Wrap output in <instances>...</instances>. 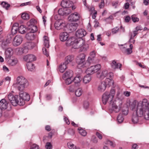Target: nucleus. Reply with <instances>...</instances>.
I'll return each instance as SVG.
<instances>
[{
    "instance_id": "f257e3e1",
    "label": "nucleus",
    "mask_w": 149,
    "mask_h": 149,
    "mask_svg": "<svg viewBox=\"0 0 149 149\" xmlns=\"http://www.w3.org/2000/svg\"><path fill=\"white\" fill-rule=\"evenodd\" d=\"M29 85L28 81L23 76L18 77L16 82L13 84V86L19 91V95L15 96L11 93H9L8 98L13 105L16 106L17 104L20 106H23L25 104V101H29L30 96L28 94L23 91Z\"/></svg>"
},
{
    "instance_id": "f03ea898",
    "label": "nucleus",
    "mask_w": 149,
    "mask_h": 149,
    "mask_svg": "<svg viewBox=\"0 0 149 149\" xmlns=\"http://www.w3.org/2000/svg\"><path fill=\"white\" fill-rule=\"evenodd\" d=\"M136 113L138 116L141 117L143 115L145 119L149 120V102L147 99H144L142 101L138 103Z\"/></svg>"
},
{
    "instance_id": "7ed1b4c3",
    "label": "nucleus",
    "mask_w": 149,
    "mask_h": 149,
    "mask_svg": "<svg viewBox=\"0 0 149 149\" xmlns=\"http://www.w3.org/2000/svg\"><path fill=\"white\" fill-rule=\"evenodd\" d=\"M97 76V78L101 80L103 79L105 77H106L104 81H105L107 84H109L112 81L113 75L112 72L108 73L107 70H104L102 71L100 74L98 72Z\"/></svg>"
},
{
    "instance_id": "20e7f679",
    "label": "nucleus",
    "mask_w": 149,
    "mask_h": 149,
    "mask_svg": "<svg viewBox=\"0 0 149 149\" xmlns=\"http://www.w3.org/2000/svg\"><path fill=\"white\" fill-rule=\"evenodd\" d=\"M115 94V91L114 89H111L110 93L105 92L103 95L102 100L103 103L106 104L107 102L110 101V104H111V102Z\"/></svg>"
},
{
    "instance_id": "39448f33",
    "label": "nucleus",
    "mask_w": 149,
    "mask_h": 149,
    "mask_svg": "<svg viewBox=\"0 0 149 149\" xmlns=\"http://www.w3.org/2000/svg\"><path fill=\"white\" fill-rule=\"evenodd\" d=\"M122 104L123 101L122 100L119 99H116L111 105V104H110L111 106L110 110L112 112H118L121 108Z\"/></svg>"
},
{
    "instance_id": "423d86ee",
    "label": "nucleus",
    "mask_w": 149,
    "mask_h": 149,
    "mask_svg": "<svg viewBox=\"0 0 149 149\" xmlns=\"http://www.w3.org/2000/svg\"><path fill=\"white\" fill-rule=\"evenodd\" d=\"M86 57L85 55L84 54H81L76 57V61L79 65H81V67L83 68L87 67L90 65L89 62L88 60L85 62Z\"/></svg>"
},
{
    "instance_id": "0eeeda50",
    "label": "nucleus",
    "mask_w": 149,
    "mask_h": 149,
    "mask_svg": "<svg viewBox=\"0 0 149 149\" xmlns=\"http://www.w3.org/2000/svg\"><path fill=\"white\" fill-rule=\"evenodd\" d=\"M11 107L10 104L5 99H2L0 101V109L4 110L7 109L8 110H10Z\"/></svg>"
},
{
    "instance_id": "6e6552de",
    "label": "nucleus",
    "mask_w": 149,
    "mask_h": 149,
    "mask_svg": "<svg viewBox=\"0 0 149 149\" xmlns=\"http://www.w3.org/2000/svg\"><path fill=\"white\" fill-rule=\"evenodd\" d=\"M74 47H72L74 49L80 48L83 44H84V41L81 39H75Z\"/></svg>"
},
{
    "instance_id": "1a4fd4ad",
    "label": "nucleus",
    "mask_w": 149,
    "mask_h": 149,
    "mask_svg": "<svg viewBox=\"0 0 149 149\" xmlns=\"http://www.w3.org/2000/svg\"><path fill=\"white\" fill-rule=\"evenodd\" d=\"M23 38L19 35L16 36L13 40V45L14 46L19 45L22 42Z\"/></svg>"
},
{
    "instance_id": "9d476101",
    "label": "nucleus",
    "mask_w": 149,
    "mask_h": 149,
    "mask_svg": "<svg viewBox=\"0 0 149 149\" xmlns=\"http://www.w3.org/2000/svg\"><path fill=\"white\" fill-rule=\"evenodd\" d=\"M79 14L76 12L70 15L68 17V19L71 22H76L79 19Z\"/></svg>"
},
{
    "instance_id": "9b49d317",
    "label": "nucleus",
    "mask_w": 149,
    "mask_h": 149,
    "mask_svg": "<svg viewBox=\"0 0 149 149\" xmlns=\"http://www.w3.org/2000/svg\"><path fill=\"white\" fill-rule=\"evenodd\" d=\"M73 3L72 1L69 0H63L61 2V5L64 8H70L72 6Z\"/></svg>"
},
{
    "instance_id": "f8f14e48",
    "label": "nucleus",
    "mask_w": 149,
    "mask_h": 149,
    "mask_svg": "<svg viewBox=\"0 0 149 149\" xmlns=\"http://www.w3.org/2000/svg\"><path fill=\"white\" fill-rule=\"evenodd\" d=\"M23 59L24 61L30 63L35 61L36 59V58L33 55L29 54L24 56Z\"/></svg>"
},
{
    "instance_id": "ddd939ff",
    "label": "nucleus",
    "mask_w": 149,
    "mask_h": 149,
    "mask_svg": "<svg viewBox=\"0 0 149 149\" xmlns=\"http://www.w3.org/2000/svg\"><path fill=\"white\" fill-rule=\"evenodd\" d=\"M86 34V31L83 29H80L78 30L76 33V36L79 38L83 37Z\"/></svg>"
},
{
    "instance_id": "4468645a",
    "label": "nucleus",
    "mask_w": 149,
    "mask_h": 149,
    "mask_svg": "<svg viewBox=\"0 0 149 149\" xmlns=\"http://www.w3.org/2000/svg\"><path fill=\"white\" fill-rule=\"evenodd\" d=\"M65 25V24L63 22H61L59 21H56L54 24V26L56 29L57 30H60L62 29Z\"/></svg>"
},
{
    "instance_id": "2eb2a0df",
    "label": "nucleus",
    "mask_w": 149,
    "mask_h": 149,
    "mask_svg": "<svg viewBox=\"0 0 149 149\" xmlns=\"http://www.w3.org/2000/svg\"><path fill=\"white\" fill-rule=\"evenodd\" d=\"M110 65L111 68L113 70H115L116 69L118 68L120 69L122 66V65L121 64L118 63L115 60L112 61Z\"/></svg>"
},
{
    "instance_id": "dca6fc26",
    "label": "nucleus",
    "mask_w": 149,
    "mask_h": 149,
    "mask_svg": "<svg viewBox=\"0 0 149 149\" xmlns=\"http://www.w3.org/2000/svg\"><path fill=\"white\" fill-rule=\"evenodd\" d=\"M75 40V38L74 37H71L69 38L67 40L66 45L67 46H72L74 47Z\"/></svg>"
},
{
    "instance_id": "f3484780",
    "label": "nucleus",
    "mask_w": 149,
    "mask_h": 149,
    "mask_svg": "<svg viewBox=\"0 0 149 149\" xmlns=\"http://www.w3.org/2000/svg\"><path fill=\"white\" fill-rule=\"evenodd\" d=\"M68 37V34L66 32H62L60 34V39L61 41L66 40Z\"/></svg>"
},
{
    "instance_id": "a211bd4d",
    "label": "nucleus",
    "mask_w": 149,
    "mask_h": 149,
    "mask_svg": "<svg viewBox=\"0 0 149 149\" xmlns=\"http://www.w3.org/2000/svg\"><path fill=\"white\" fill-rule=\"evenodd\" d=\"M107 84H108L105 82V81L102 82L98 87V91L100 92H102L104 91L106 88Z\"/></svg>"
},
{
    "instance_id": "6ab92c4d",
    "label": "nucleus",
    "mask_w": 149,
    "mask_h": 149,
    "mask_svg": "<svg viewBox=\"0 0 149 149\" xmlns=\"http://www.w3.org/2000/svg\"><path fill=\"white\" fill-rule=\"evenodd\" d=\"M74 58L73 55H69L65 57V61L64 63L68 65L69 63L71 62L74 59Z\"/></svg>"
},
{
    "instance_id": "aec40b11",
    "label": "nucleus",
    "mask_w": 149,
    "mask_h": 149,
    "mask_svg": "<svg viewBox=\"0 0 149 149\" xmlns=\"http://www.w3.org/2000/svg\"><path fill=\"white\" fill-rule=\"evenodd\" d=\"M8 63L11 66H14L16 65L18 62V61L16 58H9L8 61Z\"/></svg>"
},
{
    "instance_id": "412c9836",
    "label": "nucleus",
    "mask_w": 149,
    "mask_h": 149,
    "mask_svg": "<svg viewBox=\"0 0 149 149\" xmlns=\"http://www.w3.org/2000/svg\"><path fill=\"white\" fill-rule=\"evenodd\" d=\"M73 72L70 70H68L63 74V78H67L68 77H72L73 75Z\"/></svg>"
},
{
    "instance_id": "4be33fe9",
    "label": "nucleus",
    "mask_w": 149,
    "mask_h": 149,
    "mask_svg": "<svg viewBox=\"0 0 149 149\" xmlns=\"http://www.w3.org/2000/svg\"><path fill=\"white\" fill-rule=\"evenodd\" d=\"M13 54L12 49L10 48H8L5 51L6 58H10L12 56Z\"/></svg>"
},
{
    "instance_id": "5701e85b",
    "label": "nucleus",
    "mask_w": 149,
    "mask_h": 149,
    "mask_svg": "<svg viewBox=\"0 0 149 149\" xmlns=\"http://www.w3.org/2000/svg\"><path fill=\"white\" fill-rule=\"evenodd\" d=\"M95 52L94 51H93L90 53V56L88 57V61L89 62L90 64L94 60L95 57Z\"/></svg>"
},
{
    "instance_id": "b1692460",
    "label": "nucleus",
    "mask_w": 149,
    "mask_h": 149,
    "mask_svg": "<svg viewBox=\"0 0 149 149\" xmlns=\"http://www.w3.org/2000/svg\"><path fill=\"white\" fill-rule=\"evenodd\" d=\"M27 29L30 31L29 32L33 33L37 31V28L36 25H29L28 26Z\"/></svg>"
},
{
    "instance_id": "393cba45",
    "label": "nucleus",
    "mask_w": 149,
    "mask_h": 149,
    "mask_svg": "<svg viewBox=\"0 0 149 149\" xmlns=\"http://www.w3.org/2000/svg\"><path fill=\"white\" fill-rule=\"evenodd\" d=\"M67 64L64 63H61L59 67V70L60 72H63L67 68Z\"/></svg>"
},
{
    "instance_id": "a878e982",
    "label": "nucleus",
    "mask_w": 149,
    "mask_h": 149,
    "mask_svg": "<svg viewBox=\"0 0 149 149\" xmlns=\"http://www.w3.org/2000/svg\"><path fill=\"white\" fill-rule=\"evenodd\" d=\"M35 36L33 33L29 32L27 33L26 36V38L28 40H33L35 38Z\"/></svg>"
},
{
    "instance_id": "bb28decb",
    "label": "nucleus",
    "mask_w": 149,
    "mask_h": 149,
    "mask_svg": "<svg viewBox=\"0 0 149 149\" xmlns=\"http://www.w3.org/2000/svg\"><path fill=\"white\" fill-rule=\"evenodd\" d=\"M78 26V24L77 23H72L70 25L69 29L71 32H73L77 29Z\"/></svg>"
},
{
    "instance_id": "cd10ccee",
    "label": "nucleus",
    "mask_w": 149,
    "mask_h": 149,
    "mask_svg": "<svg viewBox=\"0 0 149 149\" xmlns=\"http://www.w3.org/2000/svg\"><path fill=\"white\" fill-rule=\"evenodd\" d=\"M137 114L136 111L135 114H133L132 116V121L134 123H137L139 120V117H140L137 115Z\"/></svg>"
},
{
    "instance_id": "c85d7f7f",
    "label": "nucleus",
    "mask_w": 149,
    "mask_h": 149,
    "mask_svg": "<svg viewBox=\"0 0 149 149\" xmlns=\"http://www.w3.org/2000/svg\"><path fill=\"white\" fill-rule=\"evenodd\" d=\"M44 45L46 48H48L49 47V38L47 36H44Z\"/></svg>"
},
{
    "instance_id": "c756f323",
    "label": "nucleus",
    "mask_w": 149,
    "mask_h": 149,
    "mask_svg": "<svg viewBox=\"0 0 149 149\" xmlns=\"http://www.w3.org/2000/svg\"><path fill=\"white\" fill-rule=\"evenodd\" d=\"M18 24H15L13 25L11 29L12 33L14 34L17 33L18 30Z\"/></svg>"
},
{
    "instance_id": "7c9ffc66",
    "label": "nucleus",
    "mask_w": 149,
    "mask_h": 149,
    "mask_svg": "<svg viewBox=\"0 0 149 149\" xmlns=\"http://www.w3.org/2000/svg\"><path fill=\"white\" fill-rule=\"evenodd\" d=\"M25 45L29 49H32L36 45L35 43L33 42H27L26 43Z\"/></svg>"
},
{
    "instance_id": "2f4dec72",
    "label": "nucleus",
    "mask_w": 149,
    "mask_h": 149,
    "mask_svg": "<svg viewBox=\"0 0 149 149\" xmlns=\"http://www.w3.org/2000/svg\"><path fill=\"white\" fill-rule=\"evenodd\" d=\"M91 77L90 75H87L84 76L83 78V81L85 84L89 82L91 80Z\"/></svg>"
},
{
    "instance_id": "473e14b6",
    "label": "nucleus",
    "mask_w": 149,
    "mask_h": 149,
    "mask_svg": "<svg viewBox=\"0 0 149 149\" xmlns=\"http://www.w3.org/2000/svg\"><path fill=\"white\" fill-rule=\"evenodd\" d=\"M26 66L29 70L32 71L34 69L35 67L34 65L30 63H28L26 64Z\"/></svg>"
},
{
    "instance_id": "72a5a7b5",
    "label": "nucleus",
    "mask_w": 149,
    "mask_h": 149,
    "mask_svg": "<svg viewBox=\"0 0 149 149\" xmlns=\"http://www.w3.org/2000/svg\"><path fill=\"white\" fill-rule=\"evenodd\" d=\"M26 28L23 25L20 26L18 28V31L21 34H24L25 33Z\"/></svg>"
},
{
    "instance_id": "f704fd0d",
    "label": "nucleus",
    "mask_w": 149,
    "mask_h": 149,
    "mask_svg": "<svg viewBox=\"0 0 149 149\" xmlns=\"http://www.w3.org/2000/svg\"><path fill=\"white\" fill-rule=\"evenodd\" d=\"M86 72L88 75H90L95 73L92 66L88 68L86 71Z\"/></svg>"
},
{
    "instance_id": "c9c22d12",
    "label": "nucleus",
    "mask_w": 149,
    "mask_h": 149,
    "mask_svg": "<svg viewBox=\"0 0 149 149\" xmlns=\"http://www.w3.org/2000/svg\"><path fill=\"white\" fill-rule=\"evenodd\" d=\"M13 34L12 33L8 34L7 36L6 42L7 43H10L12 41V39L13 38Z\"/></svg>"
},
{
    "instance_id": "e433bc0d",
    "label": "nucleus",
    "mask_w": 149,
    "mask_h": 149,
    "mask_svg": "<svg viewBox=\"0 0 149 149\" xmlns=\"http://www.w3.org/2000/svg\"><path fill=\"white\" fill-rule=\"evenodd\" d=\"M88 44H84L80 48V50L81 52L85 51L88 49Z\"/></svg>"
},
{
    "instance_id": "4c0bfd02",
    "label": "nucleus",
    "mask_w": 149,
    "mask_h": 149,
    "mask_svg": "<svg viewBox=\"0 0 149 149\" xmlns=\"http://www.w3.org/2000/svg\"><path fill=\"white\" fill-rule=\"evenodd\" d=\"M75 93L76 96L79 97L81 96L82 94V90L80 88H79L75 91Z\"/></svg>"
},
{
    "instance_id": "58836bf2",
    "label": "nucleus",
    "mask_w": 149,
    "mask_h": 149,
    "mask_svg": "<svg viewBox=\"0 0 149 149\" xmlns=\"http://www.w3.org/2000/svg\"><path fill=\"white\" fill-rule=\"evenodd\" d=\"M78 130H79V133L83 136H85L87 134V132L85 130L82 129L81 128H79Z\"/></svg>"
},
{
    "instance_id": "ea45409f",
    "label": "nucleus",
    "mask_w": 149,
    "mask_h": 149,
    "mask_svg": "<svg viewBox=\"0 0 149 149\" xmlns=\"http://www.w3.org/2000/svg\"><path fill=\"white\" fill-rule=\"evenodd\" d=\"M21 17L23 19L27 20L29 19V16L27 13H23L22 14Z\"/></svg>"
},
{
    "instance_id": "a19ab883",
    "label": "nucleus",
    "mask_w": 149,
    "mask_h": 149,
    "mask_svg": "<svg viewBox=\"0 0 149 149\" xmlns=\"http://www.w3.org/2000/svg\"><path fill=\"white\" fill-rule=\"evenodd\" d=\"M92 66L94 70L95 73L97 72L100 69L101 67L100 64H97Z\"/></svg>"
},
{
    "instance_id": "79ce46f5",
    "label": "nucleus",
    "mask_w": 149,
    "mask_h": 149,
    "mask_svg": "<svg viewBox=\"0 0 149 149\" xmlns=\"http://www.w3.org/2000/svg\"><path fill=\"white\" fill-rule=\"evenodd\" d=\"M117 119L118 122L119 123H120L123 122L124 119V118L121 114H120L118 116Z\"/></svg>"
},
{
    "instance_id": "37998d69",
    "label": "nucleus",
    "mask_w": 149,
    "mask_h": 149,
    "mask_svg": "<svg viewBox=\"0 0 149 149\" xmlns=\"http://www.w3.org/2000/svg\"><path fill=\"white\" fill-rule=\"evenodd\" d=\"M74 81L75 84H77L80 82L81 81V78L79 76L76 77L73 80Z\"/></svg>"
},
{
    "instance_id": "c03bdc74",
    "label": "nucleus",
    "mask_w": 149,
    "mask_h": 149,
    "mask_svg": "<svg viewBox=\"0 0 149 149\" xmlns=\"http://www.w3.org/2000/svg\"><path fill=\"white\" fill-rule=\"evenodd\" d=\"M65 8H60L58 11V14L60 15H65Z\"/></svg>"
},
{
    "instance_id": "a18cd8bd",
    "label": "nucleus",
    "mask_w": 149,
    "mask_h": 149,
    "mask_svg": "<svg viewBox=\"0 0 149 149\" xmlns=\"http://www.w3.org/2000/svg\"><path fill=\"white\" fill-rule=\"evenodd\" d=\"M73 79L72 77H68L65 79V83L67 84H70L73 81Z\"/></svg>"
},
{
    "instance_id": "49530a36",
    "label": "nucleus",
    "mask_w": 149,
    "mask_h": 149,
    "mask_svg": "<svg viewBox=\"0 0 149 149\" xmlns=\"http://www.w3.org/2000/svg\"><path fill=\"white\" fill-rule=\"evenodd\" d=\"M67 145L70 149H75L76 148V146L71 142L68 143Z\"/></svg>"
},
{
    "instance_id": "de8ad7c7",
    "label": "nucleus",
    "mask_w": 149,
    "mask_h": 149,
    "mask_svg": "<svg viewBox=\"0 0 149 149\" xmlns=\"http://www.w3.org/2000/svg\"><path fill=\"white\" fill-rule=\"evenodd\" d=\"M122 112L123 114L126 115L128 113V108L127 107L123 108L122 109Z\"/></svg>"
},
{
    "instance_id": "09e8293b",
    "label": "nucleus",
    "mask_w": 149,
    "mask_h": 149,
    "mask_svg": "<svg viewBox=\"0 0 149 149\" xmlns=\"http://www.w3.org/2000/svg\"><path fill=\"white\" fill-rule=\"evenodd\" d=\"M71 12V9L69 8H65V15H67Z\"/></svg>"
},
{
    "instance_id": "8fccbe9b",
    "label": "nucleus",
    "mask_w": 149,
    "mask_h": 149,
    "mask_svg": "<svg viewBox=\"0 0 149 149\" xmlns=\"http://www.w3.org/2000/svg\"><path fill=\"white\" fill-rule=\"evenodd\" d=\"M46 149H52V146L50 142H47L45 146Z\"/></svg>"
},
{
    "instance_id": "3c124183",
    "label": "nucleus",
    "mask_w": 149,
    "mask_h": 149,
    "mask_svg": "<svg viewBox=\"0 0 149 149\" xmlns=\"http://www.w3.org/2000/svg\"><path fill=\"white\" fill-rule=\"evenodd\" d=\"M1 5L3 7L5 8L6 9H8V8L10 6V5L8 4L6 2H3L1 3Z\"/></svg>"
},
{
    "instance_id": "603ef678",
    "label": "nucleus",
    "mask_w": 149,
    "mask_h": 149,
    "mask_svg": "<svg viewBox=\"0 0 149 149\" xmlns=\"http://www.w3.org/2000/svg\"><path fill=\"white\" fill-rule=\"evenodd\" d=\"M89 103L88 101H85L83 104V107L85 109H87L89 107Z\"/></svg>"
},
{
    "instance_id": "864d4df0",
    "label": "nucleus",
    "mask_w": 149,
    "mask_h": 149,
    "mask_svg": "<svg viewBox=\"0 0 149 149\" xmlns=\"http://www.w3.org/2000/svg\"><path fill=\"white\" fill-rule=\"evenodd\" d=\"M29 49L24 45V47L22 49V52L23 53H26L28 51Z\"/></svg>"
},
{
    "instance_id": "5fc2aeb1",
    "label": "nucleus",
    "mask_w": 149,
    "mask_h": 149,
    "mask_svg": "<svg viewBox=\"0 0 149 149\" xmlns=\"http://www.w3.org/2000/svg\"><path fill=\"white\" fill-rule=\"evenodd\" d=\"M131 19L134 22H138L139 20V18L135 17L134 15H132L131 16Z\"/></svg>"
},
{
    "instance_id": "6e6d98bb",
    "label": "nucleus",
    "mask_w": 149,
    "mask_h": 149,
    "mask_svg": "<svg viewBox=\"0 0 149 149\" xmlns=\"http://www.w3.org/2000/svg\"><path fill=\"white\" fill-rule=\"evenodd\" d=\"M68 133L69 134L71 135H73L74 134V132L73 129L70 128L68 130Z\"/></svg>"
},
{
    "instance_id": "4d7b16f0",
    "label": "nucleus",
    "mask_w": 149,
    "mask_h": 149,
    "mask_svg": "<svg viewBox=\"0 0 149 149\" xmlns=\"http://www.w3.org/2000/svg\"><path fill=\"white\" fill-rule=\"evenodd\" d=\"M119 28L116 27L113 28L112 30V33L113 34H115L118 32Z\"/></svg>"
},
{
    "instance_id": "13d9d810",
    "label": "nucleus",
    "mask_w": 149,
    "mask_h": 149,
    "mask_svg": "<svg viewBox=\"0 0 149 149\" xmlns=\"http://www.w3.org/2000/svg\"><path fill=\"white\" fill-rule=\"evenodd\" d=\"M42 51L44 54L45 55L47 56H49V54L48 52H47L46 47L43 48Z\"/></svg>"
},
{
    "instance_id": "bf43d9fd",
    "label": "nucleus",
    "mask_w": 149,
    "mask_h": 149,
    "mask_svg": "<svg viewBox=\"0 0 149 149\" xmlns=\"http://www.w3.org/2000/svg\"><path fill=\"white\" fill-rule=\"evenodd\" d=\"M30 24L29 25H35L37 23V21L35 19H32L30 21Z\"/></svg>"
},
{
    "instance_id": "052dcab7",
    "label": "nucleus",
    "mask_w": 149,
    "mask_h": 149,
    "mask_svg": "<svg viewBox=\"0 0 149 149\" xmlns=\"http://www.w3.org/2000/svg\"><path fill=\"white\" fill-rule=\"evenodd\" d=\"M104 6V0H101L100 3L99 4V6L100 8H103Z\"/></svg>"
},
{
    "instance_id": "680f3d73",
    "label": "nucleus",
    "mask_w": 149,
    "mask_h": 149,
    "mask_svg": "<svg viewBox=\"0 0 149 149\" xmlns=\"http://www.w3.org/2000/svg\"><path fill=\"white\" fill-rule=\"evenodd\" d=\"M136 104V101H134L132 103V104L130 106L132 110H133L135 108Z\"/></svg>"
},
{
    "instance_id": "e2e57ef3",
    "label": "nucleus",
    "mask_w": 149,
    "mask_h": 149,
    "mask_svg": "<svg viewBox=\"0 0 149 149\" xmlns=\"http://www.w3.org/2000/svg\"><path fill=\"white\" fill-rule=\"evenodd\" d=\"M118 1L113 2L112 3V5L115 8H116L118 5Z\"/></svg>"
},
{
    "instance_id": "0e129e2a",
    "label": "nucleus",
    "mask_w": 149,
    "mask_h": 149,
    "mask_svg": "<svg viewBox=\"0 0 149 149\" xmlns=\"http://www.w3.org/2000/svg\"><path fill=\"white\" fill-rule=\"evenodd\" d=\"M131 19L130 17L129 16H127L125 18V20L126 22H128Z\"/></svg>"
},
{
    "instance_id": "69168bd1",
    "label": "nucleus",
    "mask_w": 149,
    "mask_h": 149,
    "mask_svg": "<svg viewBox=\"0 0 149 149\" xmlns=\"http://www.w3.org/2000/svg\"><path fill=\"white\" fill-rule=\"evenodd\" d=\"M96 135L97 137L100 139H101L102 138V135L100 133L98 132L96 133Z\"/></svg>"
},
{
    "instance_id": "338daca9",
    "label": "nucleus",
    "mask_w": 149,
    "mask_h": 149,
    "mask_svg": "<svg viewBox=\"0 0 149 149\" xmlns=\"http://www.w3.org/2000/svg\"><path fill=\"white\" fill-rule=\"evenodd\" d=\"M135 31L138 32L139 30H141L142 29V27L140 25H139L136 27Z\"/></svg>"
},
{
    "instance_id": "774afa93",
    "label": "nucleus",
    "mask_w": 149,
    "mask_h": 149,
    "mask_svg": "<svg viewBox=\"0 0 149 149\" xmlns=\"http://www.w3.org/2000/svg\"><path fill=\"white\" fill-rule=\"evenodd\" d=\"M46 97L47 100H51L52 98V95L51 94H47Z\"/></svg>"
}]
</instances>
